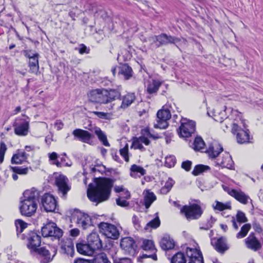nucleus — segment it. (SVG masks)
Listing matches in <instances>:
<instances>
[{
    "mask_svg": "<svg viewBox=\"0 0 263 263\" xmlns=\"http://www.w3.org/2000/svg\"><path fill=\"white\" fill-rule=\"evenodd\" d=\"M125 199V198L120 196L116 199L117 204L122 207L127 206L129 204V203Z\"/></svg>",
    "mask_w": 263,
    "mask_h": 263,
    "instance_id": "obj_55",
    "label": "nucleus"
},
{
    "mask_svg": "<svg viewBox=\"0 0 263 263\" xmlns=\"http://www.w3.org/2000/svg\"><path fill=\"white\" fill-rule=\"evenodd\" d=\"M90 218L92 220V226L96 224L99 226V224L101 222L100 220V216L99 215H94L90 217Z\"/></svg>",
    "mask_w": 263,
    "mask_h": 263,
    "instance_id": "obj_58",
    "label": "nucleus"
},
{
    "mask_svg": "<svg viewBox=\"0 0 263 263\" xmlns=\"http://www.w3.org/2000/svg\"><path fill=\"white\" fill-rule=\"evenodd\" d=\"M180 211L189 220L198 219L203 213L201 206L196 203L184 205L181 209Z\"/></svg>",
    "mask_w": 263,
    "mask_h": 263,
    "instance_id": "obj_5",
    "label": "nucleus"
},
{
    "mask_svg": "<svg viewBox=\"0 0 263 263\" xmlns=\"http://www.w3.org/2000/svg\"><path fill=\"white\" fill-rule=\"evenodd\" d=\"M210 169V167L208 165L198 164L195 166L192 172V174L195 176H197L204 172L209 170Z\"/></svg>",
    "mask_w": 263,
    "mask_h": 263,
    "instance_id": "obj_43",
    "label": "nucleus"
},
{
    "mask_svg": "<svg viewBox=\"0 0 263 263\" xmlns=\"http://www.w3.org/2000/svg\"><path fill=\"white\" fill-rule=\"evenodd\" d=\"M29 60V66L31 72L36 74L39 69V57Z\"/></svg>",
    "mask_w": 263,
    "mask_h": 263,
    "instance_id": "obj_39",
    "label": "nucleus"
},
{
    "mask_svg": "<svg viewBox=\"0 0 263 263\" xmlns=\"http://www.w3.org/2000/svg\"><path fill=\"white\" fill-rule=\"evenodd\" d=\"M211 243L214 247L215 250L221 253H223L229 249L226 239L222 237L212 240Z\"/></svg>",
    "mask_w": 263,
    "mask_h": 263,
    "instance_id": "obj_26",
    "label": "nucleus"
},
{
    "mask_svg": "<svg viewBox=\"0 0 263 263\" xmlns=\"http://www.w3.org/2000/svg\"><path fill=\"white\" fill-rule=\"evenodd\" d=\"M38 192L37 191L28 190L24 192V199L21 202L20 210L22 215L31 217L37 208Z\"/></svg>",
    "mask_w": 263,
    "mask_h": 263,
    "instance_id": "obj_2",
    "label": "nucleus"
},
{
    "mask_svg": "<svg viewBox=\"0 0 263 263\" xmlns=\"http://www.w3.org/2000/svg\"><path fill=\"white\" fill-rule=\"evenodd\" d=\"M120 155L124 158V160L128 162L129 161L128 145L126 144L125 146L119 151Z\"/></svg>",
    "mask_w": 263,
    "mask_h": 263,
    "instance_id": "obj_50",
    "label": "nucleus"
},
{
    "mask_svg": "<svg viewBox=\"0 0 263 263\" xmlns=\"http://www.w3.org/2000/svg\"><path fill=\"white\" fill-rule=\"evenodd\" d=\"M192 162L189 160L183 162L181 165L182 167L186 171H189L191 169Z\"/></svg>",
    "mask_w": 263,
    "mask_h": 263,
    "instance_id": "obj_59",
    "label": "nucleus"
},
{
    "mask_svg": "<svg viewBox=\"0 0 263 263\" xmlns=\"http://www.w3.org/2000/svg\"><path fill=\"white\" fill-rule=\"evenodd\" d=\"M49 160L51 161L52 164L56 165L58 167L62 166L61 162L58 160V155L55 152H52L48 154Z\"/></svg>",
    "mask_w": 263,
    "mask_h": 263,
    "instance_id": "obj_49",
    "label": "nucleus"
},
{
    "mask_svg": "<svg viewBox=\"0 0 263 263\" xmlns=\"http://www.w3.org/2000/svg\"><path fill=\"white\" fill-rule=\"evenodd\" d=\"M160 245L161 248L164 250H171L174 248L175 242L169 235H164L161 239Z\"/></svg>",
    "mask_w": 263,
    "mask_h": 263,
    "instance_id": "obj_30",
    "label": "nucleus"
},
{
    "mask_svg": "<svg viewBox=\"0 0 263 263\" xmlns=\"http://www.w3.org/2000/svg\"><path fill=\"white\" fill-rule=\"evenodd\" d=\"M237 220L240 222H245L247 221V218L245 216V214L240 211L238 212L236 215Z\"/></svg>",
    "mask_w": 263,
    "mask_h": 263,
    "instance_id": "obj_57",
    "label": "nucleus"
},
{
    "mask_svg": "<svg viewBox=\"0 0 263 263\" xmlns=\"http://www.w3.org/2000/svg\"><path fill=\"white\" fill-rule=\"evenodd\" d=\"M106 96L108 103L119 98L121 96L120 88L119 87L117 89H106Z\"/></svg>",
    "mask_w": 263,
    "mask_h": 263,
    "instance_id": "obj_36",
    "label": "nucleus"
},
{
    "mask_svg": "<svg viewBox=\"0 0 263 263\" xmlns=\"http://www.w3.org/2000/svg\"><path fill=\"white\" fill-rule=\"evenodd\" d=\"M42 234L43 237H52L59 239L63 235V231L57 227V224L52 222L46 223L42 228Z\"/></svg>",
    "mask_w": 263,
    "mask_h": 263,
    "instance_id": "obj_7",
    "label": "nucleus"
},
{
    "mask_svg": "<svg viewBox=\"0 0 263 263\" xmlns=\"http://www.w3.org/2000/svg\"><path fill=\"white\" fill-rule=\"evenodd\" d=\"M89 49H87V47L84 45H82L81 47L79 49V52L80 54H83L84 53H89Z\"/></svg>",
    "mask_w": 263,
    "mask_h": 263,
    "instance_id": "obj_63",
    "label": "nucleus"
},
{
    "mask_svg": "<svg viewBox=\"0 0 263 263\" xmlns=\"http://www.w3.org/2000/svg\"><path fill=\"white\" fill-rule=\"evenodd\" d=\"M93 114L97 116L100 118L101 119H107V114L103 112H99V111H93L92 112Z\"/></svg>",
    "mask_w": 263,
    "mask_h": 263,
    "instance_id": "obj_61",
    "label": "nucleus"
},
{
    "mask_svg": "<svg viewBox=\"0 0 263 263\" xmlns=\"http://www.w3.org/2000/svg\"><path fill=\"white\" fill-rule=\"evenodd\" d=\"M77 223L80 227H81L83 229H86L88 227L92 226V220L90 216L86 214H83L80 215L78 217Z\"/></svg>",
    "mask_w": 263,
    "mask_h": 263,
    "instance_id": "obj_28",
    "label": "nucleus"
},
{
    "mask_svg": "<svg viewBox=\"0 0 263 263\" xmlns=\"http://www.w3.org/2000/svg\"><path fill=\"white\" fill-rule=\"evenodd\" d=\"M217 163L222 167L229 169H232L234 164L231 156L227 153L222 155L221 158L217 159Z\"/></svg>",
    "mask_w": 263,
    "mask_h": 263,
    "instance_id": "obj_25",
    "label": "nucleus"
},
{
    "mask_svg": "<svg viewBox=\"0 0 263 263\" xmlns=\"http://www.w3.org/2000/svg\"><path fill=\"white\" fill-rule=\"evenodd\" d=\"M161 83L160 81L153 80L149 82L147 86V91L148 93L152 94L156 92L159 89Z\"/></svg>",
    "mask_w": 263,
    "mask_h": 263,
    "instance_id": "obj_38",
    "label": "nucleus"
},
{
    "mask_svg": "<svg viewBox=\"0 0 263 263\" xmlns=\"http://www.w3.org/2000/svg\"><path fill=\"white\" fill-rule=\"evenodd\" d=\"M59 245L62 253L72 256L74 253V246L70 239H62Z\"/></svg>",
    "mask_w": 263,
    "mask_h": 263,
    "instance_id": "obj_24",
    "label": "nucleus"
},
{
    "mask_svg": "<svg viewBox=\"0 0 263 263\" xmlns=\"http://www.w3.org/2000/svg\"><path fill=\"white\" fill-rule=\"evenodd\" d=\"M221 145L217 141H213L209 146L205 152L210 158L214 159L217 157L223 151Z\"/></svg>",
    "mask_w": 263,
    "mask_h": 263,
    "instance_id": "obj_21",
    "label": "nucleus"
},
{
    "mask_svg": "<svg viewBox=\"0 0 263 263\" xmlns=\"http://www.w3.org/2000/svg\"><path fill=\"white\" fill-rule=\"evenodd\" d=\"M114 263H132V260L128 258H120L118 260H115Z\"/></svg>",
    "mask_w": 263,
    "mask_h": 263,
    "instance_id": "obj_62",
    "label": "nucleus"
},
{
    "mask_svg": "<svg viewBox=\"0 0 263 263\" xmlns=\"http://www.w3.org/2000/svg\"><path fill=\"white\" fill-rule=\"evenodd\" d=\"M135 96L134 93H128L124 96L122 99V102L120 107L126 108L128 107L135 100Z\"/></svg>",
    "mask_w": 263,
    "mask_h": 263,
    "instance_id": "obj_35",
    "label": "nucleus"
},
{
    "mask_svg": "<svg viewBox=\"0 0 263 263\" xmlns=\"http://www.w3.org/2000/svg\"><path fill=\"white\" fill-rule=\"evenodd\" d=\"M114 181L106 178H100L96 182V187L87 191L89 199L96 204L108 199L110 195Z\"/></svg>",
    "mask_w": 263,
    "mask_h": 263,
    "instance_id": "obj_1",
    "label": "nucleus"
},
{
    "mask_svg": "<svg viewBox=\"0 0 263 263\" xmlns=\"http://www.w3.org/2000/svg\"><path fill=\"white\" fill-rule=\"evenodd\" d=\"M223 189L230 196L234 197L242 204H247L248 203V200L250 199L249 196L246 195L240 190H235L230 189L228 187H223Z\"/></svg>",
    "mask_w": 263,
    "mask_h": 263,
    "instance_id": "obj_17",
    "label": "nucleus"
},
{
    "mask_svg": "<svg viewBox=\"0 0 263 263\" xmlns=\"http://www.w3.org/2000/svg\"><path fill=\"white\" fill-rule=\"evenodd\" d=\"M87 240L91 248L93 249L95 251L100 249L102 247V242L99 235L96 232L90 233L87 236Z\"/></svg>",
    "mask_w": 263,
    "mask_h": 263,
    "instance_id": "obj_22",
    "label": "nucleus"
},
{
    "mask_svg": "<svg viewBox=\"0 0 263 263\" xmlns=\"http://www.w3.org/2000/svg\"><path fill=\"white\" fill-rule=\"evenodd\" d=\"M72 134L79 140L86 143H89L93 137L92 135L88 131L79 128L74 129L72 132Z\"/></svg>",
    "mask_w": 263,
    "mask_h": 263,
    "instance_id": "obj_23",
    "label": "nucleus"
},
{
    "mask_svg": "<svg viewBox=\"0 0 263 263\" xmlns=\"http://www.w3.org/2000/svg\"><path fill=\"white\" fill-rule=\"evenodd\" d=\"M89 100L92 102L97 103H107L106 89H95L88 94Z\"/></svg>",
    "mask_w": 263,
    "mask_h": 263,
    "instance_id": "obj_15",
    "label": "nucleus"
},
{
    "mask_svg": "<svg viewBox=\"0 0 263 263\" xmlns=\"http://www.w3.org/2000/svg\"><path fill=\"white\" fill-rule=\"evenodd\" d=\"M22 239H26L29 249L36 251L41 243V236L35 232L30 231L27 234H23L20 236Z\"/></svg>",
    "mask_w": 263,
    "mask_h": 263,
    "instance_id": "obj_9",
    "label": "nucleus"
},
{
    "mask_svg": "<svg viewBox=\"0 0 263 263\" xmlns=\"http://www.w3.org/2000/svg\"><path fill=\"white\" fill-rule=\"evenodd\" d=\"M111 155L112 158L117 162H121V160L118 155L117 151L116 149H111Z\"/></svg>",
    "mask_w": 263,
    "mask_h": 263,
    "instance_id": "obj_60",
    "label": "nucleus"
},
{
    "mask_svg": "<svg viewBox=\"0 0 263 263\" xmlns=\"http://www.w3.org/2000/svg\"><path fill=\"white\" fill-rule=\"evenodd\" d=\"M142 248L146 251L153 250L155 249V246L153 241L150 240L145 239L143 241Z\"/></svg>",
    "mask_w": 263,
    "mask_h": 263,
    "instance_id": "obj_52",
    "label": "nucleus"
},
{
    "mask_svg": "<svg viewBox=\"0 0 263 263\" xmlns=\"http://www.w3.org/2000/svg\"><path fill=\"white\" fill-rule=\"evenodd\" d=\"M176 163V159L174 156H169L165 157V165L168 167H173Z\"/></svg>",
    "mask_w": 263,
    "mask_h": 263,
    "instance_id": "obj_53",
    "label": "nucleus"
},
{
    "mask_svg": "<svg viewBox=\"0 0 263 263\" xmlns=\"http://www.w3.org/2000/svg\"><path fill=\"white\" fill-rule=\"evenodd\" d=\"M29 155L26 152L18 150L13 155L11 162L12 164H22L27 161Z\"/></svg>",
    "mask_w": 263,
    "mask_h": 263,
    "instance_id": "obj_27",
    "label": "nucleus"
},
{
    "mask_svg": "<svg viewBox=\"0 0 263 263\" xmlns=\"http://www.w3.org/2000/svg\"><path fill=\"white\" fill-rule=\"evenodd\" d=\"M193 145L195 151H200L204 148L205 143L201 137H197L195 139Z\"/></svg>",
    "mask_w": 263,
    "mask_h": 263,
    "instance_id": "obj_45",
    "label": "nucleus"
},
{
    "mask_svg": "<svg viewBox=\"0 0 263 263\" xmlns=\"http://www.w3.org/2000/svg\"><path fill=\"white\" fill-rule=\"evenodd\" d=\"M15 226L17 231V234L18 235L22 233L24 230L26 229L28 224L21 219H17L15 221Z\"/></svg>",
    "mask_w": 263,
    "mask_h": 263,
    "instance_id": "obj_46",
    "label": "nucleus"
},
{
    "mask_svg": "<svg viewBox=\"0 0 263 263\" xmlns=\"http://www.w3.org/2000/svg\"><path fill=\"white\" fill-rule=\"evenodd\" d=\"M174 184V180L172 179H169L166 182L164 186L162 187L161 192L163 194H167L171 190Z\"/></svg>",
    "mask_w": 263,
    "mask_h": 263,
    "instance_id": "obj_51",
    "label": "nucleus"
},
{
    "mask_svg": "<svg viewBox=\"0 0 263 263\" xmlns=\"http://www.w3.org/2000/svg\"><path fill=\"white\" fill-rule=\"evenodd\" d=\"M10 168L13 173H17L19 175H26L28 173V167H22L21 166H10Z\"/></svg>",
    "mask_w": 263,
    "mask_h": 263,
    "instance_id": "obj_47",
    "label": "nucleus"
},
{
    "mask_svg": "<svg viewBox=\"0 0 263 263\" xmlns=\"http://www.w3.org/2000/svg\"><path fill=\"white\" fill-rule=\"evenodd\" d=\"M146 174V170L142 166L133 164L130 168V176L134 178H140Z\"/></svg>",
    "mask_w": 263,
    "mask_h": 263,
    "instance_id": "obj_32",
    "label": "nucleus"
},
{
    "mask_svg": "<svg viewBox=\"0 0 263 263\" xmlns=\"http://www.w3.org/2000/svg\"><path fill=\"white\" fill-rule=\"evenodd\" d=\"M68 182V178L63 175H60L55 178V183L58 187L59 193L62 194L63 197L66 195L71 189Z\"/></svg>",
    "mask_w": 263,
    "mask_h": 263,
    "instance_id": "obj_16",
    "label": "nucleus"
},
{
    "mask_svg": "<svg viewBox=\"0 0 263 263\" xmlns=\"http://www.w3.org/2000/svg\"><path fill=\"white\" fill-rule=\"evenodd\" d=\"M160 224V221L158 216H156L154 219L150 221L146 224L145 227L146 230H148V228L150 227L153 229H156L159 227Z\"/></svg>",
    "mask_w": 263,
    "mask_h": 263,
    "instance_id": "obj_48",
    "label": "nucleus"
},
{
    "mask_svg": "<svg viewBox=\"0 0 263 263\" xmlns=\"http://www.w3.org/2000/svg\"><path fill=\"white\" fill-rule=\"evenodd\" d=\"M29 127L28 121H25L20 124L14 128V133L16 135L21 136H26L28 134Z\"/></svg>",
    "mask_w": 263,
    "mask_h": 263,
    "instance_id": "obj_33",
    "label": "nucleus"
},
{
    "mask_svg": "<svg viewBox=\"0 0 263 263\" xmlns=\"http://www.w3.org/2000/svg\"><path fill=\"white\" fill-rule=\"evenodd\" d=\"M213 208L215 210L222 211L224 210H230L231 209V203L229 202L223 203L218 201H215V203L213 204Z\"/></svg>",
    "mask_w": 263,
    "mask_h": 263,
    "instance_id": "obj_40",
    "label": "nucleus"
},
{
    "mask_svg": "<svg viewBox=\"0 0 263 263\" xmlns=\"http://www.w3.org/2000/svg\"><path fill=\"white\" fill-rule=\"evenodd\" d=\"M196 124L192 120L186 119H182L181 125L178 129V133L180 137L188 138L195 132Z\"/></svg>",
    "mask_w": 263,
    "mask_h": 263,
    "instance_id": "obj_8",
    "label": "nucleus"
},
{
    "mask_svg": "<svg viewBox=\"0 0 263 263\" xmlns=\"http://www.w3.org/2000/svg\"><path fill=\"white\" fill-rule=\"evenodd\" d=\"M40 256L42 263H49L51 262L57 253V249L53 246H49L48 248L42 247L36 251Z\"/></svg>",
    "mask_w": 263,
    "mask_h": 263,
    "instance_id": "obj_10",
    "label": "nucleus"
},
{
    "mask_svg": "<svg viewBox=\"0 0 263 263\" xmlns=\"http://www.w3.org/2000/svg\"><path fill=\"white\" fill-rule=\"evenodd\" d=\"M121 248L124 250L125 253L134 255L136 252V245L134 240L131 237H124L120 242Z\"/></svg>",
    "mask_w": 263,
    "mask_h": 263,
    "instance_id": "obj_19",
    "label": "nucleus"
},
{
    "mask_svg": "<svg viewBox=\"0 0 263 263\" xmlns=\"http://www.w3.org/2000/svg\"><path fill=\"white\" fill-rule=\"evenodd\" d=\"M171 118V112L168 109L159 110L157 114V120L154 123V127L160 129L166 128L168 126L167 121Z\"/></svg>",
    "mask_w": 263,
    "mask_h": 263,
    "instance_id": "obj_11",
    "label": "nucleus"
},
{
    "mask_svg": "<svg viewBox=\"0 0 263 263\" xmlns=\"http://www.w3.org/2000/svg\"><path fill=\"white\" fill-rule=\"evenodd\" d=\"M93 263H111L108 260L107 255L104 253L101 252L95 255L93 259Z\"/></svg>",
    "mask_w": 263,
    "mask_h": 263,
    "instance_id": "obj_41",
    "label": "nucleus"
},
{
    "mask_svg": "<svg viewBox=\"0 0 263 263\" xmlns=\"http://www.w3.org/2000/svg\"><path fill=\"white\" fill-rule=\"evenodd\" d=\"M186 254L189 258L188 263H204L202 255L199 249L187 248Z\"/></svg>",
    "mask_w": 263,
    "mask_h": 263,
    "instance_id": "obj_18",
    "label": "nucleus"
},
{
    "mask_svg": "<svg viewBox=\"0 0 263 263\" xmlns=\"http://www.w3.org/2000/svg\"><path fill=\"white\" fill-rule=\"evenodd\" d=\"M148 41L151 42V44H155L156 47H159L160 46L167 45L168 44H175L179 42L180 40L177 37L162 33L159 35H155L149 37Z\"/></svg>",
    "mask_w": 263,
    "mask_h": 263,
    "instance_id": "obj_6",
    "label": "nucleus"
},
{
    "mask_svg": "<svg viewBox=\"0 0 263 263\" xmlns=\"http://www.w3.org/2000/svg\"><path fill=\"white\" fill-rule=\"evenodd\" d=\"M214 119L221 123V127L224 132L228 130L230 127L232 129L234 127V124H239V120L236 119L234 121H232L231 119L226 118L224 111H221L219 113L214 111Z\"/></svg>",
    "mask_w": 263,
    "mask_h": 263,
    "instance_id": "obj_12",
    "label": "nucleus"
},
{
    "mask_svg": "<svg viewBox=\"0 0 263 263\" xmlns=\"http://www.w3.org/2000/svg\"><path fill=\"white\" fill-rule=\"evenodd\" d=\"M77 249L78 252L84 255L91 256L93 255L95 252V251L91 248L88 242L86 244H77Z\"/></svg>",
    "mask_w": 263,
    "mask_h": 263,
    "instance_id": "obj_31",
    "label": "nucleus"
},
{
    "mask_svg": "<svg viewBox=\"0 0 263 263\" xmlns=\"http://www.w3.org/2000/svg\"><path fill=\"white\" fill-rule=\"evenodd\" d=\"M233 114L238 116L239 124H234L231 129L232 133L236 136L237 142L239 144L249 143V130L245 126L244 121L241 119V114L237 110L233 111Z\"/></svg>",
    "mask_w": 263,
    "mask_h": 263,
    "instance_id": "obj_3",
    "label": "nucleus"
},
{
    "mask_svg": "<svg viewBox=\"0 0 263 263\" xmlns=\"http://www.w3.org/2000/svg\"><path fill=\"white\" fill-rule=\"evenodd\" d=\"M120 196L125 199H129L130 197V194L128 190L125 189L123 191V192L121 193Z\"/></svg>",
    "mask_w": 263,
    "mask_h": 263,
    "instance_id": "obj_64",
    "label": "nucleus"
},
{
    "mask_svg": "<svg viewBox=\"0 0 263 263\" xmlns=\"http://www.w3.org/2000/svg\"><path fill=\"white\" fill-rule=\"evenodd\" d=\"M99 228L100 232L108 238L115 239L119 236L117 227L110 223L101 222L99 225Z\"/></svg>",
    "mask_w": 263,
    "mask_h": 263,
    "instance_id": "obj_13",
    "label": "nucleus"
},
{
    "mask_svg": "<svg viewBox=\"0 0 263 263\" xmlns=\"http://www.w3.org/2000/svg\"><path fill=\"white\" fill-rule=\"evenodd\" d=\"M143 200L144 204L146 209H148L155 201L156 199V196L153 192H151L149 190H146L143 192Z\"/></svg>",
    "mask_w": 263,
    "mask_h": 263,
    "instance_id": "obj_29",
    "label": "nucleus"
},
{
    "mask_svg": "<svg viewBox=\"0 0 263 263\" xmlns=\"http://www.w3.org/2000/svg\"><path fill=\"white\" fill-rule=\"evenodd\" d=\"M119 73L122 75L125 79L128 80L132 77L133 70L128 64H124L120 67Z\"/></svg>",
    "mask_w": 263,
    "mask_h": 263,
    "instance_id": "obj_34",
    "label": "nucleus"
},
{
    "mask_svg": "<svg viewBox=\"0 0 263 263\" xmlns=\"http://www.w3.org/2000/svg\"><path fill=\"white\" fill-rule=\"evenodd\" d=\"M24 55L26 57L29 59L35 58L36 57H39V54L35 52H33L31 50H25L24 51Z\"/></svg>",
    "mask_w": 263,
    "mask_h": 263,
    "instance_id": "obj_56",
    "label": "nucleus"
},
{
    "mask_svg": "<svg viewBox=\"0 0 263 263\" xmlns=\"http://www.w3.org/2000/svg\"><path fill=\"white\" fill-rule=\"evenodd\" d=\"M251 226L249 223L244 224L240 229V231L236 234L238 239L245 237L251 229Z\"/></svg>",
    "mask_w": 263,
    "mask_h": 263,
    "instance_id": "obj_42",
    "label": "nucleus"
},
{
    "mask_svg": "<svg viewBox=\"0 0 263 263\" xmlns=\"http://www.w3.org/2000/svg\"><path fill=\"white\" fill-rule=\"evenodd\" d=\"M41 203L44 210L47 212H54L58 206L55 198L49 194H45L42 196Z\"/></svg>",
    "mask_w": 263,
    "mask_h": 263,
    "instance_id": "obj_14",
    "label": "nucleus"
},
{
    "mask_svg": "<svg viewBox=\"0 0 263 263\" xmlns=\"http://www.w3.org/2000/svg\"><path fill=\"white\" fill-rule=\"evenodd\" d=\"M245 241L247 248L253 251H257L262 248L260 241L253 233L250 234L249 236L245 239Z\"/></svg>",
    "mask_w": 263,
    "mask_h": 263,
    "instance_id": "obj_20",
    "label": "nucleus"
},
{
    "mask_svg": "<svg viewBox=\"0 0 263 263\" xmlns=\"http://www.w3.org/2000/svg\"><path fill=\"white\" fill-rule=\"evenodd\" d=\"M186 260L184 254L181 252H178L172 258V263H186Z\"/></svg>",
    "mask_w": 263,
    "mask_h": 263,
    "instance_id": "obj_44",
    "label": "nucleus"
},
{
    "mask_svg": "<svg viewBox=\"0 0 263 263\" xmlns=\"http://www.w3.org/2000/svg\"><path fill=\"white\" fill-rule=\"evenodd\" d=\"M7 146L4 142H2L0 143V164H1L4 160L5 153L7 151Z\"/></svg>",
    "mask_w": 263,
    "mask_h": 263,
    "instance_id": "obj_54",
    "label": "nucleus"
},
{
    "mask_svg": "<svg viewBox=\"0 0 263 263\" xmlns=\"http://www.w3.org/2000/svg\"><path fill=\"white\" fill-rule=\"evenodd\" d=\"M141 135L139 137H135L133 139V142L131 148L136 149H140L141 151H144L145 148L142 144L145 145H149L151 144L150 138L157 139L160 138L158 135H153L151 133L148 128L142 129L141 132Z\"/></svg>",
    "mask_w": 263,
    "mask_h": 263,
    "instance_id": "obj_4",
    "label": "nucleus"
},
{
    "mask_svg": "<svg viewBox=\"0 0 263 263\" xmlns=\"http://www.w3.org/2000/svg\"><path fill=\"white\" fill-rule=\"evenodd\" d=\"M94 132L95 134L97 136L99 140L102 143V144L104 146H110V144L107 141L106 135L103 132V131L100 128L97 127H95Z\"/></svg>",
    "mask_w": 263,
    "mask_h": 263,
    "instance_id": "obj_37",
    "label": "nucleus"
}]
</instances>
